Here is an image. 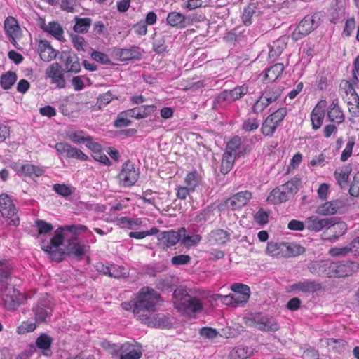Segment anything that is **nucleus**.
Wrapping results in <instances>:
<instances>
[{"label":"nucleus","mask_w":359,"mask_h":359,"mask_svg":"<svg viewBox=\"0 0 359 359\" xmlns=\"http://www.w3.org/2000/svg\"><path fill=\"white\" fill-rule=\"evenodd\" d=\"M88 230V227L83 224L67 225L58 228L54 236L51 238L50 243L43 242L41 248L46 252L52 260L57 262L62 261L65 257V253L60 248L65 238H72L73 236Z\"/></svg>","instance_id":"1"},{"label":"nucleus","mask_w":359,"mask_h":359,"mask_svg":"<svg viewBox=\"0 0 359 359\" xmlns=\"http://www.w3.org/2000/svg\"><path fill=\"white\" fill-rule=\"evenodd\" d=\"M172 296L175 308L184 316L194 318L203 310V302L197 297L191 296L184 287H177Z\"/></svg>","instance_id":"2"},{"label":"nucleus","mask_w":359,"mask_h":359,"mask_svg":"<svg viewBox=\"0 0 359 359\" xmlns=\"http://www.w3.org/2000/svg\"><path fill=\"white\" fill-rule=\"evenodd\" d=\"M136 309H138V320L142 314L149 315L156 310L161 302L160 294L154 289L145 287L142 288L135 296Z\"/></svg>","instance_id":"3"},{"label":"nucleus","mask_w":359,"mask_h":359,"mask_svg":"<svg viewBox=\"0 0 359 359\" xmlns=\"http://www.w3.org/2000/svg\"><path fill=\"white\" fill-rule=\"evenodd\" d=\"M0 296L8 310L18 309L25 299V296L11 284L3 285L0 287Z\"/></svg>","instance_id":"4"},{"label":"nucleus","mask_w":359,"mask_h":359,"mask_svg":"<svg viewBox=\"0 0 359 359\" xmlns=\"http://www.w3.org/2000/svg\"><path fill=\"white\" fill-rule=\"evenodd\" d=\"M319 25L320 18L317 14L307 15L299 22L292 32L291 38L294 41H297L309 35Z\"/></svg>","instance_id":"5"},{"label":"nucleus","mask_w":359,"mask_h":359,"mask_svg":"<svg viewBox=\"0 0 359 359\" xmlns=\"http://www.w3.org/2000/svg\"><path fill=\"white\" fill-rule=\"evenodd\" d=\"M140 172L135 168L134 163L130 161H126L117 177L123 187H131L138 180Z\"/></svg>","instance_id":"6"},{"label":"nucleus","mask_w":359,"mask_h":359,"mask_svg":"<svg viewBox=\"0 0 359 359\" xmlns=\"http://www.w3.org/2000/svg\"><path fill=\"white\" fill-rule=\"evenodd\" d=\"M34 319L38 323H46L50 319L53 307L48 297L41 298L32 309Z\"/></svg>","instance_id":"7"},{"label":"nucleus","mask_w":359,"mask_h":359,"mask_svg":"<svg viewBox=\"0 0 359 359\" xmlns=\"http://www.w3.org/2000/svg\"><path fill=\"white\" fill-rule=\"evenodd\" d=\"M141 348L142 346L138 343L126 342L119 348L114 349V355L119 356V359H140L142 355Z\"/></svg>","instance_id":"8"},{"label":"nucleus","mask_w":359,"mask_h":359,"mask_svg":"<svg viewBox=\"0 0 359 359\" xmlns=\"http://www.w3.org/2000/svg\"><path fill=\"white\" fill-rule=\"evenodd\" d=\"M252 198V193L249 191H242L233 195L224 201L225 206L232 211L241 210L245 206Z\"/></svg>","instance_id":"9"},{"label":"nucleus","mask_w":359,"mask_h":359,"mask_svg":"<svg viewBox=\"0 0 359 359\" xmlns=\"http://www.w3.org/2000/svg\"><path fill=\"white\" fill-rule=\"evenodd\" d=\"M330 269L336 276L346 277L356 272L359 269V264L355 262L341 261L332 263Z\"/></svg>","instance_id":"10"},{"label":"nucleus","mask_w":359,"mask_h":359,"mask_svg":"<svg viewBox=\"0 0 359 359\" xmlns=\"http://www.w3.org/2000/svg\"><path fill=\"white\" fill-rule=\"evenodd\" d=\"M45 75L46 78L50 79L51 83L55 84L58 88H64L66 86L63 69L59 63L51 64L46 69Z\"/></svg>","instance_id":"11"},{"label":"nucleus","mask_w":359,"mask_h":359,"mask_svg":"<svg viewBox=\"0 0 359 359\" xmlns=\"http://www.w3.org/2000/svg\"><path fill=\"white\" fill-rule=\"evenodd\" d=\"M58 59L64 62L65 72L77 74L81 71V65L76 54L71 51H62Z\"/></svg>","instance_id":"12"},{"label":"nucleus","mask_w":359,"mask_h":359,"mask_svg":"<svg viewBox=\"0 0 359 359\" xmlns=\"http://www.w3.org/2000/svg\"><path fill=\"white\" fill-rule=\"evenodd\" d=\"M88 248V245L78 242L77 237L73 236L72 238H68L66 251L63 249L62 250L65 252V256H72L77 260H81L83 259Z\"/></svg>","instance_id":"13"},{"label":"nucleus","mask_w":359,"mask_h":359,"mask_svg":"<svg viewBox=\"0 0 359 359\" xmlns=\"http://www.w3.org/2000/svg\"><path fill=\"white\" fill-rule=\"evenodd\" d=\"M187 232L184 227L179 229L177 231L169 230L161 231L158 235V241L164 245V248H171L180 241L181 233Z\"/></svg>","instance_id":"14"},{"label":"nucleus","mask_w":359,"mask_h":359,"mask_svg":"<svg viewBox=\"0 0 359 359\" xmlns=\"http://www.w3.org/2000/svg\"><path fill=\"white\" fill-rule=\"evenodd\" d=\"M113 55L121 62L139 60L142 56L140 48L135 46H132L129 48H116L113 51Z\"/></svg>","instance_id":"15"},{"label":"nucleus","mask_w":359,"mask_h":359,"mask_svg":"<svg viewBox=\"0 0 359 359\" xmlns=\"http://www.w3.org/2000/svg\"><path fill=\"white\" fill-rule=\"evenodd\" d=\"M55 149L58 153L67 158H74L81 161H86L88 159V156L83 153L81 150L74 148L67 143H57L55 144Z\"/></svg>","instance_id":"16"},{"label":"nucleus","mask_w":359,"mask_h":359,"mask_svg":"<svg viewBox=\"0 0 359 359\" xmlns=\"http://www.w3.org/2000/svg\"><path fill=\"white\" fill-rule=\"evenodd\" d=\"M332 219L330 218H319L317 216H311L305 219L306 228L315 232H319L324 228H327L332 225Z\"/></svg>","instance_id":"17"},{"label":"nucleus","mask_w":359,"mask_h":359,"mask_svg":"<svg viewBox=\"0 0 359 359\" xmlns=\"http://www.w3.org/2000/svg\"><path fill=\"white\" fill-rule=\"evenodd\" d=\"M327 118L329 121L337 124L342 123L345 120V116L342 109L339 106V100L334 99L327 109Z\"/></svg>","instance_id":"18"},{"label":"nucleus","mask_w":359,"mask_h":359,"mask_svg":"<svg viewBox=\"0 0 359 359\" xmlns=\"http://www.w3.org/2000/svg\"><path fill=\"white\" fill-rule=\"evenodd\" d=\"M140 321L147 324L150 327H166L170 324L168 318L163 314H156L151 313L148 314H142L140 316Z\"/></svg>","instance_id":"19"},{"label":"nucleus","mask_w":359,"mask_h":359,"mask_svg":"<svg viewBox=\"0 0 359 359\" xmlns=\"http://www.w3.org/2000/svg\"><path fill=\"white\" fill-rule=\"evenodd\" d=\"M322 289L321 283L315 281V280H306L303 282H299L297 283H294L289 286L288 291H294L299 290L304 293H313L315 292L319 291Z\"/></svg>","instance_id":"20"},{"label":"nucleus","mask_w":359,"mask_h":359,"mask_svg":"<svg viewBox=\"0 0 359 359\" xmlns=\"http://www.w3.org/2000/svg\"><path fill=\"white\" fill-rule=\"evenodd\" d=\"M4 29L11 42L15 45V39L18 37L21 32L17 20L12 16L7 17L4 20Z\"/></svg>","instance_id":"21"},{"label":"nucleus","mask_w":359,"mask_h":359,"mask_svg":"<svg viewBox=\"0 0 359 359\" xmlns=\"http://www.w3.org/2000/svg\"><path fill=\"white\" fill-rule=\"evenodd\" d=\"M325 106L326 101L322 100L314 107L311 113L312 128L315 130L319 129L323 124L325 116L324 108Z\"/></svg>","instance_id":"22"},{"label":"nucleus","mask_w":359,"mask_h":359,"mask_svg":"<svg viewBox=\"0 0 359 359\" xmlns=\"http://www.w3.org/2000/svg\"><path fill=\"white\" fill-rule=\"evenodd\" d=\"M167 24L179 29L186 27L191 22L190 18L178 12H170L166 18Z\"/></svg>","instance_id":"23"},{"label":"nucleus","mask_w":359,"mask_h":359,"mask_svg":"<svg viewBox=\"0 0 359 359\" xmlns=\"http://www.w3.org/2000/svg\"><path fill=\"white\" fill-rule=\"evenodd\" d=\"M231 289L234 292L236 301L239 305L245 304L250 298V290L247 285L242 283H234L231 286Z\"/></svg>","instance_id":"24"},{"label":"nucleus","mask_w":359,"mask_h":359,"mask_svg":"<svg viewBox=\"0 0 359 359\" xmlns=\"http://www.w3.org/2000/svg\"><path fill=\"white\" fill-rule=\"evenodd\" d=\"M156 109L154 104L142 105L140 107H134L127 110L128 116L136 119L146 118L153 114Z\"/></svg>","instance_id":"25"},{"label":"nucleus","mask_w":359,"mask_h":359,"mask_svg":"<svg viewBox=\"0 0 359 359\" xmlns=\"http://www.w3.org/2000/svg\"><path fill=\"white\" fill-rule=\"evenodd\" d=\"M343 203L339 200L326 202L319 205L316 212L320 215H332L337 213V210L342 208Z\"/></svg>","instance_id":"26"},{"label":"nucleus","mask_w":359,"mask_h":359,"mask_svg":"<svg viewBox=\"0 0 359 359\" xmlns=\"http://www.w3.org/2000/svg\"><path fill=\"white\" fill-rule=\"evenodd\" d=\"M351 171L352 166L350 164L344 165L334 171V178L341 188H344L348 185V178Z\"/></svg>","instance_id":"27"},{"label":"nucleus","mask_w":359,"mask_h":359,"mask_svg":"<svg viewBox=\"0 0 359 359\" xmlns=\"http://www.w3.org/2000/svg\"><path fill=\"white\" fill-rule=\"evenodd\" d=\"M16 208L12 200L6 194L0 195V212L4 217H11L15 214Z\"/></svg>","instance_id":"28"},{"label":"nucleus","mask_w":359,"mask_h":359,"mask_svg":"<svg viewBox=\"0 0 359 359\" xmlns=\"http://www.w3.org/2000/svg\"><path fill=\"white\" fill-rule=\"evenodd\" d=\"M40 57L43 61L49 62L57 57V51L53 48L49 42L41 41L39 45Z\"/></svg>","instance_id":"29"},{"label":"nucleus","mask_w":359,"mask_h":359,"mask_svg":"<svg viewBox=\"0 0 359 359\" xmlns=\"http://www.w3.org/2000/svg\"><path fill=\"white\" fill-rule=\"evenodd\" d=\"M241 144V137L238 135H235L228 142L224 152L236 156L238 158L243 154Z\"/></svg>","instance_id":"30"},{"label":"nucleus","mask_w":359,"mask_h":359,"mask_svg":"<svg viewBox=\"0 0 359 359\" xmlns=\"http://www.w3.org/2000/svg\"><path fill=\"white\" fill-rule=\"evenodd\" d=\"M18 172L20 175L34 178L42 176L44 173V170L32 164H25L20 167Z\"/></svg>","instance_id":"31"},{"label":"nucleus","mask_w":359,"mask_h":359,"mask_svg":"<svg viewBox=\"0 0 359 359\" xmlns=\"http://www.w3.org/2000/svg\"><path fill=\"white\" fill-rule=\"evenodd\" d=\"M283 255L284 257H295L302 255L305 248L296 243H282Z\"/></svg>","instance_id":"32"},{"label":"nucleus","mask_w":359,"mask_h":359,"mask_svg":"<svg viewBox=\"0 0 359 359\" xmlns=\"http://www.w3.org/2000/svg\"><path fill=\"white\" fill-rule=\"evenodd\" d=\"M266 314L262 313H256L250 314L249 316L245 317V323L248 326L255 327L259 330H263V325L264 320H266Z\"/></svg>","instance_id":"33"},{"label":"nucleus","mask_w":359,"mask_h":359,"mask_svg":"<svg viewBox=\"0 0 359 359\" xmlns=\"http://www.w3.org/2000/svg\"><path fill=\"white\" fill-rule=\"evenodd\" d=\"M52 342V337L46 333H43L37 337L36 340V346L43 351V355L50 356L52 353L50 349Z\"/></svg>","instance_id":"34"},{"label":"nucleus","mask_w":359,"mask_h":359,"mask_svg":"<svg viewBox=\"0 0 359 359\" xmlns=\"http://www.w3.org/2000/svg\"><path fill=\"white\" fill-rule=\"evenodd\" d=\"M153 50L157 54H162L168 52V46L165 43V36L163 33L155 32L153 36Z\"/></svg>","instance_id":"35"},{"label":"nucleus","mask_w":359,"mask_h":359,"mask_svg":"<svg viewBox=\"0 0 359 359\" xmlns=\"http://www.w3.org/2000/svg\"><path fill=\"white\" fill-rule=\"evenodd\" d=\"M12 267L8 260L0 261V287L7 285L8 280H11Z\"/></svg>","instance_id":"36"},{"label":"nucleus","mask_w":359,"mask_h":359,"mask_svg":"<svg viewBox=\"0 0 359 359\" xmlns=\"http://www.w3.org/2000/svg\"><path fill=\"white\" fill-rule=\"evenodd\" d=\"M210 237L211 241L219 245H225L230 241V234L220 229L212 231Z\"/></svg>","instance_id":"37"},{"label":"nucleus","mask_w":359,"mask_h":359,"mask_svg":"<svg viewBox=\"0 0 359 359\" xmlns=\"http://www.w3.org/2000/svg\"><path fill=\"white\" fill-rule=\"evenodd\" d=\"M232 103L227 90H224L219 93L214 99L212 102V109H219L225 107L227 104Z\"/></svg>","instance_id":"38"},{"label":"nucleus","mask_w":359,"mask_h":359,"mask_svg":"<svg viewBox=\"0 0 359 359\" xmlns=\"http://www.w3.org/2000/svg\"><path fill=\"white\" fill-rule=\"evenodd\" d=\"M345 17V7L342 4L337 3L330 11V20L336 24Z\"/></svg>","instance_id":"39"},{"label":"nucleus","mask_w":359,"mask_h":359,"mask_svg":"<svg viewBox=\"0 0 359 359\" xmlns=\"http://www.w3.org/2000/svg\"><path fill=\"white\" fill-rule=\"evenodd\" d=\"M75 25L73 29L76 33H87L92 24V20L90 18H81L78 16L74 18Z\"/></svg>","instance_id":"40"},{"label":"nucleus","mask_w":359,"mask_h":359,"mask_svg":"<svg viewBox=\"0 0 359 359\" xmlns=\"http://www.w3.org/2000/svg\"><path fill=\"white\" fill-rule=\"evenodd\" d=\"M278 126L279 125L273 121L272 117L269 116L262 123L261 133L264 136L271 137L273 135Z\"/></svg>","instance_id":"41"},{"label":"nucleus","mask_w":359,"mask_h":359,"mask_svg":"<svg viewBox=\"0 0 359 359\" xmlns=\"http://www.w3.org/2000/svg\"><path fill=\"white\" fill-rule=\"evenodd\" d=\"M283 70V64L276 63L266 69L265 79L269 81H274L282 74Z\"/></svg>","instance_id":"42"},{"label":"nucleus","mask_w":359,"mask_h":359,"mask_svg":"<svg viewBox=\"0 0 359 359\" xmlns=\"http://www.w3.org/2000/svg\"><path fill=\"white\" fill-rule=\"evenodd\" d=\"M237 157L229 153L224 152L222 155L220 171L222 174L229 173L232 169L234 161Z\"/></svg>","instance_id":"43"},{"label":"nucleus","mask_w":359,"mask_h":359,"mask_svg":"<svg viewBox=\"0 0 359 359\" xmlns=\"http://www.w3.org/2000/svg\"><path fill=\"white\" fill-rule=\"evenodd\" d=\"M17 81V74L14 72L8 71L3 74L0 79V85L4 90H8Z\"/></svg>","instance_id":"44"},{"label":"nucleus","mask_w":359,"mask_h":359,"mask_svg":"<svg viewBox=\"0 0 359 359\" xmlns=\"http://www.w3.org/2000/svg\"><path fill=\"white\" fill-rule=\"evenodd\" d=\"M332 222L330 226H328L327 229L333 233V236L334 237V240L337 239L340 236H342L345 233L347 229V226L345 222H336V218L332 217Z\"/></svg>","instance_id":"45"},{"label":"nucleus","mask_w":359,"mask_h":359,"mask_svg":"<svg viewBox=\"0 0 359 359\" xmlns=\"http://www.w3.org/2000/svg\"><path fill=\"white\" fill-rule=\"evenodd\" d=\"M283 90L279 87L267 88L262 93V96L264 100L269 102V104L276 102L281 95Z\"/></svg>","instance_id":"46"},{"label":"nucleus","mask_w":359,"mask_h":359,"mask_svg":"<svg viewBox=\"0 0 359 359\" xmlns=\"http://www.w3.org/2000/svg\"><path fill=\"white\" fill-rule=\"evenodd\" d=\"M230 95L231 102H233L236 100L241 99L245 95L249 90V87L247 84H243L241 86H237L232 90H227Z\"/></svg>","instance_id":"47"},{"label":"nucleus","mask_w":359,"mask_h":359,"mask_svg":"<svg viewBox=\"0 0 359 359\" xmlns=\"http://www.w3.org/2000/svg\"><path fill=\"white\" fill-rule=\"evenodd\" d=\"M181 244L187 248L196 245L198 243H200L202 238L201 236L198 234H195L193 236H187L186 232H184L183 234L181 233Z\"/></svg>","instance_id":"48"},{"label":"nucleus","mask_w":359,"mask_h":359,"mask_svg":"<svg viewBox=\"0 0 359 359\" xmlns=\"http://www.w3.org/2000/svg\"><path fill=\"white\" fill-rule=\"evenodd\" d=\"M113 100H118V96L115 94H113L111 90H109L103 94H100L97 98V104L98 108L101 109L105 107Z\"/></svg>","instance_id":"49"},{"label":"nucleus","mask_w":359,"mask_h":359,"mask_svg":"<svg viewBox=\"0 0 359 359\" xmlns=\"http://www.w3.org/2000/svg\"><path fill=\"white\" fill-rule=\"evenodd\" d=\"M262 332H276L280 330V325L277 320L271 316L266 315L264 320Z\"/></svg>","instance_id":"50"},{"label":"nucleus","mask_w":359,"mask_h":359,"mask_svg":"<svg viewBox=\"0 0 359 359\" xmlns=\"http://www.w3.org/2000/svg\"><path fill=\"white\" fill-rule=\"evenodd\" d=\"M43 29L57 39H60L63 34L62 27L56 22H51L48 23L46 27H43Z\"/></svg>","instance_id":"51"},{"label":"nucleus","mask_w":359,"mask_h":359,"mask_svg":"<svg viewBox=\"0 0 359 359\" xmlns=\"http://www.w3.org/2000/svg\"><path fill=\"white\" fill-rule=\"evenodd\" d=\"M198 174L196 170L189 172L184 178L186 187L194 191L198 185Z\"/></svg>","instance_id":"52"},{"label":"nucleus","mask_w":359,"mask_h":359,"mask_svg":"<svg viewBox=\"0 0 359 359\" xmlns=\"http://www.w3.org/2000/svg\"><path fill=\"white\" fill-rule=\"evenodd\" d=\"M256 12V7L253 4L248 5L244 8L242 15V20L245 25H250L252 24V17Z\"/></svg>","instance_id":"53"},{"label":"nucleus","mask_w":359,"mask_h":359,"mask_svg":"<svg viewBox=\"0 0 359 359\" xmlns=\"http://www.w3.org/2000/svg\"><path fill=\"white\" fill-rule=\"evenodd\" d=\"M355 139L354 137H348L346 147L342 151V154L340 157L341 161L345 162L346 161L348 160L349 157H351L353 147L355 145Z\"/></svg>","instance_id":"54"},{"label":"nucleus","mask_w":359,"mask_h":359,"mask_svg":"<svg viewBox=\"0 0 359 359\" xmlns=\"http://www.w3.org/2000/svg\"><path fill=\"white\" fill-rule=\"evenodd\" d=\"M288 193L282 189V187L280 189H273L271 193L270 197L273 196L274 198L273 203H283L287 201L288 198Z\"/></svg>","instance_id":"55"},{"label":"nucleus","mask_w":359,"mask_h":359,"mask_svg":"<svg viewBox=\"0 0 359 359\" xmlns=\"http://www.w3.org/2000/svg\"><path fill=\"white\" fill-rule=\"evenodd\" d=\"M173 285V278L171 276H164L156 280V287L161 290H167Z\"/></svg>","instance_id":"56"},{"label":"nucleus","mask_w":359,"mask_h":359,"mask_svg":"<svg viewBox=\"0 0 359 359\" xmlns=\"http://www.w3.org/2000/svg\"><path fill=\"white\" fill-rule=\"evenodd\" d=\"M130 117L127 113V110L121 112L114 121V126L116 128L126 127L130 125L131 121L128 118Z\"/></svg>","instance_id":"57"},{"label":"nucleus","mask_w":359,"mask_h":359,"mask_svg":"<svg viewBox=\"0 0 359 359\" xmlns=\"http://www.w3.org/2000/svg\"><path fill=\"white\" fill-rule=\"evenodd\" d=\"M53 190L59 195L63 197H68L73 194V189L71 187L66 184H55L53 185Z\"/></svg>","instance_id":"58"},{"label":"nucleus","mask_w":359,"mask_h":359,"mask_svg":"<svg viewBox=\"0 0 359 359\" xmlns=\"http://www.w3.org/2000/svg\"><path fill=\"white\" fill-rule=\"evenodd\" d=\"M248 348L238 346L234 348L230 353L232 359H246L249 356Z\"/></svg>","instance_id":"59"},{"label":"nucleus","mask_w":359,"mask_h":359,"mask_svg":"<svg viewBox=\"0 0 359 359\" xmlns=\"http://www.w3.org/2000/svg\"><path fill=\"white\" fill-rule=\"evenodd\" d=\"M259 121L256 118H249L242 124V129L246 132H251L258 128Z\"/></svg>","instance_id":"60"},{"label":"nucleus","mask_w":359,"mask_h":359,"mask_svg":"<svg viewBox=\"0 0 359 359\" xmlns=\"http://www.w3.org/2000/svg\"><path fill=\"white\" fill-rule=\"evenodd\" d=\"M109 276L114 278H120L122 277L126 276V271L125 268L117 266L112 265L109 267Z\"/></svg>","instance_id":"61"},{"label":"nucleus","mask_w":359,"mask_h":359,"mask_svg":"<svg viewBox=\"0 0 359 359\" xmlns=\"http://www.w3.org/2000/svg\"><path fill=\"white\" fill-rule=\"evenodd\" d=\"M70 36L74 47L78 51H85L84 46H87V43L85 41L83 37L74 34H71Z\"/></svg>","instance_id":"62"},{"label":"nucleus","mask_w":359,"mask_h":359,"mask_svg":"<svg viewBox=\"0 0 359 359\" xmlns=\"http://www.w3.org/2000/svg\"><path fill=\"white\" fill-rule=\"evenodd\" d=\"M270 104L268 101L264 100V98L261 95L252 107V111L254 114H259L262 112Z\"/></svg>","instance_id":"63"},{"label":"nucleus","mask_w":359,"mask_h":359,"mask_svg":"<svg viewBox=\"0 0 359 359\" xmlns=\"http://www.w3.org/2000/svg\"><path fill=\"white\" fill-rule=\"evenodd\" d=\"M91 57L95 61L103 65H110L111 63L108 55L100 51L93 50L91 53Z\"/></svg>","instance_id":"64"}]
</instances>
